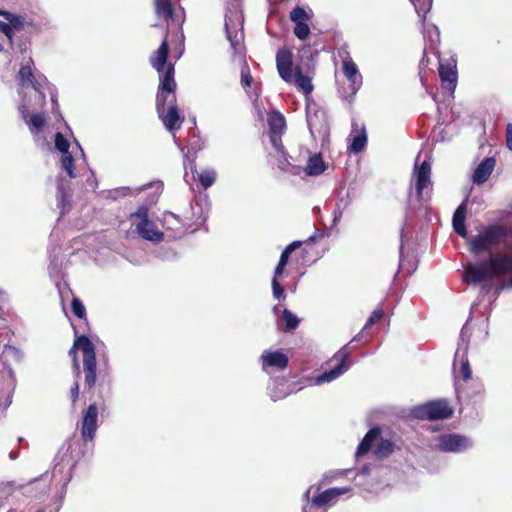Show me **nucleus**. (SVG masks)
Listing matches in <instances>:
<instances>
[{
    "mask_svg": "<svg viewBox=\"0 0 512 512\" xmlns=\"http://www.w3.org/2000/svg\"><path fill=\"white\" fill-rule=\"evenodd\" d=\"M174 65L170 63L163 75L160 76V84L156 95L157 114L162 110L176 104V82L174 80Z\"/></svg>",
    "mask_w": 512,
    "mask_h": 512,
    "instance_id": "11",
    "label": "nucleus"
},
{
    "mask_svg": "<svg viewBox=\"0 0 512 512\" xmlns=\"http://www.w3.org/2000/svg\"><path fill=\"white\" fill-rule=\"evenodd\" d=\"M453 409L446 399L431 400L411 409V416L417 420L438 421L451 418Z\"/></svg>",
    "mask_w": 512,
    "mask_h": 512,
    "instance_id": "10",
    "label": "nucleus"
},
{
    "mask_svg": "<svg viewBox=\"0 0 512 512\" xmlns=\"http://www.w3.org/2000/svg\"><path fill=\"white\" fill-rule=\"evenodd\" d=\"M381 435V428L378 426L372 427L363 437L361 442L359 443L357 450L355 452V457L357 460H359L360 457L367 454L373 443L380 437Z\"/></svg>",
    "mask_w": 512,
    "mask_h": 512,
    "instance_id": "27",
    "label": "nucleus"
},
{
    "mask_svg": "<svg viewBox=\"0 0 512 512\" xmlns=\"http://www.w3.org/2000/svg\"><path fill=\"white\" fill-rule=\"evenodd\" d=\"M439 76L441 81L446 84L449 90H454L457 83V69L456 64L442 62L439 63Z\"/></svg>",
    "mask_w": 512,
    "mask_h": 512,
    "instance_id": "28",
    "label": "nucleus"
},
{
    "mask_svg": "<svg viewBox=\"0 0 512 512\" xmlns=\"http://www.w3.org/2000/svg\"><path fill=\"white\" fill-rule=\"evenodd\" d=\"M282 319L284 321V330L289 332L295 330L300 323V319L289 309L282 310Z\"/></svg>",
    "mask_w": 512,
    "mask_h": 512,
    "instance_id": "38",
    "label": "nucleus"
},
{
    "mask_svg": "<svg viewBox=\"0 0 512 512\" xmlns=\"http://www.w3.org/2000/svg\"><path fill=\"white\" fill-rule=\"evenodd\" d=\"M287 264L288 263L285 262L284 258L283 259L279 258L278 264L276 265V267L274 269V275H273L272 279L279 280V278L283 276L284 270H285V267Z\"/></svg>",
    "mask_w": 512,
    "mask_h": 512,
    "instance_id": "55",
    "label": "nucleus"
},
{
    "mask_svg": "<svg viewBox=\"0 0 512 512\" xmlns=\"http://www.w3.org/2000/svg\"><path fill=\"white\" fill-rule=\"evenodd\" d=\"M271 286H272V295H273L274 299H276L278 302H281L286 299L285 289L282 286V284L279 282V280L272 279Z\"/></svg>",
    "mask_w": 512,
    "mask_h": 512,
    "instance_id": "48",
    "label": "nucleus"
},
{
    "mask_svg": "<svg viewBox=\"0 0 512 512\" xmlns=\"http://www.w3.org/2000/svg\"><path fill=\"white\" fill-rule=\"evenodd\" d=\"M34 61L31 56L22 58L20 69L17 73L16 80L19 85L18 93L21 95L24 88L32 87L38 95L39 101H45L43 89L47 87L50 93L53 113L58 112L59 104L57 101L56 88L48 82L43 74L35 75L33 72Z\"/></svg>",
    "mask_w": 512,
    "mask_h": 512,
    "instance_id": "4",
    "label": "nucleus"
},
{
    "mask_svg": "<svg viewBox=\"0 0 512 512\" xmlns=\"http://www.w3.org/2000/svg\"><path fill=\"white\" fill-rule=\"evenodd\" d=\"M454 231L461 237L465 238L467 236L466 225H455L453 226Z\"/></svg>",
    "mask_w": 512,
    "mask_h": 512,
    "instance_id": "63",
    "label": "nucleus"
},
{
    "mask_svg": "<svg viewBox=\"0 0 512 512\" xmlns=\"http://www.w3.org/2000/svg\"><path fill=\"white\" fill-rule=\"evenodd\" d=\"M512 274V255H490V258L464 266L463 281L468 284H480L490 279ZM512 287V276L507 281Z\"/></svg>",
    "mask_w": 512,
    "mask_h": 512,
    "instance_id": "2",
    "label": "nucleus"
},
{
    "mask_svg": "<svg viewBox=\"0 0 512 512\" xmlns=\"http://www.w3.org/2000/svg\"><path fill=\"white\" fill-rule=\"evenodd\" d=\"M98 408L95 403L90 404L82 415L81 422V437L80 439L85 441H93L97 428H98Z\"/></svg>",
    "mask_w": 512,
    "mask_h": 512,
    "instance_id": "16",
    "label": "nucleus"
},
{
    "mask_svg": "<svg viewBox=\"0 0 512 512\" xmlns=\"http://www.w3.org/2000/svg\"><path fill=\"white\" fill-rule=\"evenodd\" d=\"M3 17L8 21L12 33L14 30L21 31L24 29L25 19L23 16L6 11L3 13Z\"/></svg>",
    "mask_w": 512,
    "mask_h": 512,
    "instance_id": "36",
    "label": "nucleus"
},
{
    "mask_svg": "<svg viewBox=\"0 0 512 512\" xmlns=\"http://www.w3.org/2000/svg\"><path fill=\"white\" fill-rule=\"evenodd\" d=\"M216 180V172L213 169H207L198 174V181L203 188L211 187Z\"/></svg>",
    "mask_w": 512,
    "mask_h": 512,
    "instance_id": "42",
    "label": "nucleus"
},
{
    "mask_svg": "<svg viewBox=\"0 0 512 512\" xmlns=\"http://www.w3.org/2000/svg\"><path fill=\"white\" fill-rule=\"evenodd\" d=\"M343 73L349 82L350 94L342 96L343 100L351 103L356 96L357 92L360 90L363 84V77L359 72V69L355 62L351 59H345L343 61L342 67Z\"/></svg>",
    "mask_w": 512,
    "mask_h": 512,
    "instance_id": "15",
    "label": "nucleus"
},
{
    "mask_svg": "<svg viewBox=\"0 0 512 512\" xmlns=\"http://www.w3.org/2000/svg\"><path fill=\"white\" fill-rule=\"evenodd\" d=\"M395 444L388 439H381L374 450V455L377 459L381 460L394 452Z\"/></svg>",
    "mask_w": 512,
    "mask_h": 512,
    "instance_id": "34",
    "label": "nucleus"
},
{
    "mask_svg": "<svg viewBox=\"0 0 512 512\" xmlns=\"http://www.w3.org/2000/svg\"><path fill=\"white\" fill-rule=\"evenodd\" d=\"M276 65L281 79L291 83L293 81L292 53L287 49H279L276 54Z\"/></svg>",
    "mask_w": 512,
    "mask_h": 512,
    "instance_id": "19",
    "label": "nucleus"
},
{
    "mask_svg": "<svg viewBox=\"0 0 512 512\" xmlns=\"http://www.w3.org/2000/svg\"><path fill=\"white\" fill-rule=\"evenodd\" d=\"M496 161L494 157H486L484 158L478 166L475 168L472 181L476 185H481L485 183L490 175L492 174Z\"/></svg>",
    "mask_w": 512,
    "mask_h": 512,
    "instance_id": "25",
    "label": "nucleus"
},
{
    "mask_svg": "<svg viewBox=\"0 0 512 512\" xmlns=\"http://www.w3.org/2000/svg\"><path fill=\"white\" fill-rule=\"evenodd\" d=\"M410 1H411V3L414 5L415 10H416V12H417V14H418L419 16H421V15H423V16H424V15H425V14H426L430 9H431V6H432V0H428V6H427V8L418 7V6H417V2H418L419 0H410Z\"/></svg>",
    "mask_w": 512,
    "mask_h": 512,
    "instance_id": "58",
    "label": "nucleus"
},
{
    "mask_svg": "<svg viewBox=\"0 0 512 512\" xmlns=\"http://www.w3.org/2000/svg\"><path fill=\"white\" fill-rule=\"evenodd\" d=\"M310 15L307 13V11L301 7L296 6L291 12H290V20L296 24L301 22H308L310 20Z\"/></svg>",
    "mask_w": 512,
    "mask_h": 512,
    "instance_id": "43",
    "label": "nucleus"
},
{
    "mask_svg": "<svg viewBox=\"0 0 512 512\" xmlns=\"http://www.w3.org/2000/svg\"><path fill=\"white\" fill-rule=\"evenodd\" d=\"M16 49L18 52L24 57L31 56L30 55V44L26 42H19L16 44Z\"/></svg>",
    "mask_w": 512,
    "mask_h": 512,
    "instance_id": "56",
    "label": "nucleus"
},
{
    "mask_svg": "<svg viewBox=\"0 0 512 512\" xmlns=\"http://www.w3.org/2000/svg\"><path fill=\"white\" fill-rule=\"evenodd\" d=\"M71 399H72V402H76V400L78 399L79 397V384H78V381H75L73 387L71 388Z\"/></svg>",
    "mask_w": 512,
    "mask_h": 512,
    "instance_id": "62",
    "label": "nucleus"
},
{
    "mask_svg": "<svg viewBox=\"0 0 512 512\" xmlns=\"http://www.w3.org/2000/svg\"><path fill=\"white\" fill-rule=\"evenodd\" d=\"M135 227L138 235L146 241L159 243L164 239V233L156 227L153 221L138 222Z\"/></svg>",
    "mask_w": 512,
    "mask_h": 512,
    "instance_id": "24",
    "label": "nucleus"
},
{
    "mask_svg": "<svg viewBox=\"0 0 512 512\" xmlns=\"http://www.w3.org/2000/svg\"><path fill=\"white\" fill-rule=\"evenodd\" d=\"M55 148L61 153L69 152L70 143L61 132H56L54 137Z\"/></svg>",
    "mask_w": 512,
    "mask_h": 512,
    "instance_id": "46",
    "label": "nucleus"
},
{
    "mask_svg": "<svg viewBox=\"0 0 512 512\" xmlns=\"http://www.w3.org/2000/svg\"><path fill=\"white\" fill-rule=\"evenodd\" d=\"M466 200H464L455 210L452 218V225H464L466 219Z\"/></svg>",
    "mask_w": 512,
    "mask_h": 512,
    "instance_id": "45",
    "label": "nucleus"
},
{
    "mask_svg": "<svg viewBox=\"0 0 512 512\" xmlns=\"http://www.w3.org/2000/svg\"><path fill=\"white\" fill-rule=\"evenodd\" d=\"M349 491V487H332L321 491L320 485H311L302 495V512L326 511Z\"/></svg>",
    "mask_w": 512,
    "mask_h": 512,
    "instance_id": "7",
    "label": "nucleus"
},
{
    "mask_svg": "<svg viewBox=\"0 0 512 512\" xmlns=\"http://www.w3.org/2000/svg\"><path fill=\"white\" fill-rule=\"evenodd\" d=\"M471 329L468 327V324H464L459 335L458 348L454 355L453 367L456 366V361L460 357V353L464 351V353L468 352L470 337H471Z\"/></svg>",
    "mask_w": 512,
    "mask_h": 512,
    "instance_id": "32",
    "label": "nucleus"
},
{
    "mask_svg": "<svg viewBox=\"0 0 512 512\" xmlns=\"http://www.w3.org/2000/svg\"><path fill=\"white\" fill-rule=\"evenodd\" d=\"M404 227L401 230V245L399 248V267L406 270L408 274H412L416 270L415 256L413 253L404 252Z\"/></svg>",
    "mask_w": 512,
    "mask_h": 512,
    "instance_id": "29",
    "label": "nucleus"
},
{
    "mask_svg": "<svg viewBox=\"0 0 512 512\" xmlns=\"http://www.w3.org/2000/svg\"><path fill=\"white\" fill-rule=\"evenodd\" d=\"M162 225L165 229H171L175 231L180 230L182 226L180 218L176 214L169 211H166L163 214Z\"/></svg>",
    "mask_w": 512,
    "mask_h": 512,
    "instance_id": "39",
    "label": "nucleus"
},
{
    "mask_svg": "<svg viewBox=\"0 0 512 512\" xmlns=\"http://www.w3.org/2000/svg\"><path fill=\"white\" fill-rule=\"evenodd\" d=\"M81 350L83 353V370L85 375V385L92 389L96 384V353L95 346L86 335L78 336L70 349L69 354H74V350Z\"/></svg>",
    "mask_w": 512,
    "mask_h": 512,
    "instance_id": "9",
    "label": "nucleus"
},
{
    "mask_svg": "<svg viewBox=\"0 0 512 512\" xmlns=\"http://www.w3.org/2000/svg\"><path fill=\"white\" fill-rule=\"evenodd\" d=\"M132 218H138L139 222L150 221L148 218V208L145 206H140L137 211L131 214Z\"/></svg>",
    "mask_w": 512,
    "mask_h": 512,
    "instance_id": "54",
    "label": "nucleus"
},
{
    "mask_svg": "<svg viewBox=\"0 0 512 512\" xmlns=\"http://www.w3.org/2000/svg\"><path fill=\"white\" fill-rule=\"evenodd\" d=\"M72 478L73 477H72L71 473H68L67 475H61V481H63V483H62L61 489L57 493L60 500L64 499L65 494L67 492V486L70 483V481L72 480Z\"/></svg>",
    "mask_w": 512,
    "mask_h": 512,
    "instance_id": "52",
    "label": "nucleus"
},
{
    "mask_svg": "<svg viewBox=\"0 0 512 512\" xmlns=\"http://www.w3.org/2000/svg\"><path fill=\"white\" fill-rule=\"evenodd\" d=\"M268 126L270 134L282 135L286 129L285 117L278 111H272L268 116Z\"/></svg>",
    "mask_w": 512,
    "mask_h": 512,
    "instance_id": "31",
    "label": "nucleus"
},
{
    "mask_svg": "<svg viewBox=\"0 0 512 512\" xmlns=\"http://www.w3.org/2000/svg\"><path fill=\"white\" fill-rule=\"evenodd\" d=\"M18 110L22 118L29 125L32 133H38L40 130H42L46 123V119L42 113H34L28 120L29 106L25 103V101H22L19 104Z\"/></svg>",
    "mask_w": 512,
    "mask_h": 512,
    "instance_id": "26",
    "label": "nucleus"
},
{
    "mask_svg": "<svg viewBox=\"0 0 512 512\" xmlns=\"http://www.w3.org/2000/svg\"><path fill=\"white\" fill-rule=\"evenodd\" d=\"M383 317V311L381 309L374 310L369 318L367 319L364 329H367L368 327L374 325L378 320H380Z\"/></svg>",
    "mask_w": 512,
    "mask_h": 512,
    "instance_id": "53",
    "label": "nucleus"
},
{
    "mask_svg": "<svg viewBox=\"0 0 512 512\" xmlns=\"http://www.w3.org/2000/svg\"><path fill=\"white\" fill-rule=\"evenodd\" d=\"M86 186L91 188L92 191H95L98 187L96 176L93 171H91L90 176L86 179Z\"/></svg>",
    "mask_w": 512,
    "mask_h": 512,
    "instance_id": "60",
    "label": "nucleus"
},
{
    "mask_svg": "<svg viewBox=\"0 0 512 512\" xmlns=\"http://www.w3.org/2000/svg\"><path fill=\"white\" fill-rule=\"evenodd\" d=\"M474 440L459 433H443L435 438V448L444 453L462 454L473 449Z\"/></svg>",
    "mask_w": 512,
    "mask_h": 512,
    "instance_id": "12",
    "label": "nucleus"
},
{
    "mask_svg": "<svg viewBox=\"0 0 512 512\" xmlns=\"http://www.w3.org/2000/svg\"><path fill=\"white\" fill-rule=\"evenodd\" d=\"M458 364L460 366V372L462 374L463 379L464 380L471 379L472 370H471L470 363H469L468 358H467V353H464V351H462L460 353V357L456 361V365H458ZM456 367L457 366H455L454 369Z\"/></svg>",
    "mask_w": 512,
    "mask_h": 512,
    "instance_id": "41",
    "label": "nucleus"
},
{
    "mask_svg": "<svg viewBox=\"0 0 512 512\" xmlns=\"http://www.w3.org/2000/svg\"><path fill=\"white\" fill-rule=\"evenodd\" d=\"M351 200L349 198H341L336 203L333 210V224L336 225L342 218L343 211L350 205Z\"/></svg>",
    "mask_w": 512,
    "mask_h": 512,
    "instance_id": "44",
    "label": "nucleus"
},
{
    "mask_svg": "<svg viewBox=\"0 0 512 512\" xmlns=\"http://www.w3.org/2000/svg\"><path fill=\"white\" fill-rule=\"evenodd\" d=\"M270 142L272 147L276 152V157L278 161V168L283 172H289L292 175H300L301 174V166L293 164L290 159L291 156H288L285 152L284 146L282 144L281 135L280 134H270Z\"/></svg>",
    "mask_w": 512,
    "mask_h": 512,
    "instance_id": "14",
    "label": "nucleus"
},
{
    "mask_svg": "<svg viewBox=\"0 0 512 512\" xmlns=\"http://www.w3.org/2000/svg\"><path fill=\"white\" fill-rule=\"evenodd\" d=\"M161 112V114H158V117L169 132L174 133L180 129L183 117L180 115L177 105L167 107Z\"/></svg>",
    "mask_w": 512,
    "mask_h": 512,
    "instance_id": "23",
    "label": "nucleus"
},
{
    "mask_svg": "<svg viewBox=\"0 0 512 512\" xmlns=\"http://www.w3.org/2000/svg\"><path fill=\"white\" fill-rule=\"evenodd\" d=\"M71 310L72 313L79 319H85L86 317V309L82 303V301L74 297L71 301Z\"/></svg>",
    "mask_w": 512,
    "mask_h": 512,
    "instance_id": "47",
    "label": "nucleus"
},
{
    "mask_svg": "<svg viewBox=\"0 0 512 512\" xmlns=\"http://www.w3.org/2000/svg\"><path fill=\"white\" fill-rule=\"evenodd\" d=\"M87 443L77 435H72L58 449L53 459V477L67 475L76 468L86 454Z\"/></svg>",
    "mask_w": 512,
    "mask_h": 512,
    "instance_id": "5",
    "label": "nucleus"
},
{
    "mask_svg": "<svg viewBox=\"0 0 512 512\" xmlns=\"http://www.w3.org/2000/svg\"><path fill=\"white\" fill-rule=\"evenodd\" d=\"M167 37L168 32L166 31L164 39L161 42L159 48L150 57V64L159 73V77L163 75L167 67L170 65H167V59L169 55V44Z\"/></svg>",
    "mask_w": 512,
    "mask_h": 512,
    "instance_id": "21",
    "label": "nucleus"
},
{
    "mask_svg": "<svg viewBox=\"0 0 512 512\" xmlns=\"http://www.w3.org/2000/svg\"><path fill=\"white\" fill-rule=\"evenodd\" d=\"M351 357V349L348 345H344L338 350L333 358L338 361L337 365L330 370H326L315 377V383L321 385L330 383L342 376L349 369L348 361Z\"/></svg>",
    "mask_w": 512,
    "mask_h": 512,
    "instance_id": "13",
    "label": "nucleus"
},
{
    "mask_svg": "<svg viewBox=\"0 0 512 512\" xmlns=\"http://www.w3.org/2000/svg\"><path fill=\"white\" fill-rule=\"evenodd\" d=\"M60 165H61L62 170H64L67 173L69 178L76 177L75 167H74V158L70 152L61 154Z\"/></svg>",
    "mask_w": 512,
    "mask_h": 512,
    "instance_id": "40",
    "label": "nucleus"
},
{
    "mask_svg": "<svg viewBox=\"0 0 512 512\" xmlns=\"http://www.w3.org/2000/svg\"><path fill=\"white\" fill-rule=\"evenodd\" d=\"M110 197L116 200L119 197L128 196L132 194V190L129 187H119L109 192Z\"/></svg>",
    "mask_w": 512,
    "mask_h": 512,
    "instance_id": "51",
    "label": "nucleus"
},
{
    "mask_svg": "<svg viewBox=\"0 0 512 512\" xmlns=\"http://www.w3.org/2000/svg\"><path fill=\"white\" fill-rule=\"evenodd\" d=\"M295 85L305 94L309 95L313 90V85L311 83V79L303 75L302 70L300 68H296L295 74L293 75V81Z\"/></svg>",
    "mask_w": 512,
    "mask_h": 512,
    "instance_id": "33",
    "label": "nucleus"
},
{
    "mask_svg": "<svg viewBox=\"0 0 512 512\" xmlns=\"http://www.w3.org/2000/svg\"><path fill=\"white\" fill-rule=\"evenodd\" d=\"M57 208L60 211L61 215H64L71 208V194L70 190V181L62 177L61 175L57 176Z\"/></svg>",
    "mask_w": 512,
    "mask_h": 512,
    "instance_id": "20",
    "label": "nucleus"
},
{
    "mask_svg": "<svg viewBox=\"0 0 512 512\" xmlns=\"http://www.w3.org/2000/svg\"><path fill=\"white\" fill-rule=\"evenodd\" d=\"M49 272H50V275H53L54 273L57 272V257H56V255H53L51 257V263L49 265Z\"/></svg>",
    "mask_w": 512,
    "mask_h": 512,
    "instance_id": "64",
    "label": "nucleus"
},
{
    "mask_svg": "<svg viewBox=\"0 0 512 512\" xmlns=\"http://www.w3.org/2000/svg\"><path fill=\"white\" fill-rule=\"evenodd\" d=\"M506 234V229L503 226L489 225L470 239L469 251L476 257L486 252V259L490 258V255H497L492 248L499 245Z\"/></svg>",
    "mask_w": 512,
    "mask_h": 512,
    "instance_id": "8",
    "label": "nucleus"
},
{
    "mask_svg": "<svg viewBox=\"0 0 512 512\" xmlns=\"http://www.w3.org/2000/svg\"><path fill=\"white\" fill-rule=\"evenodd\" d=\"M419 157L420 155L414 165L415 192L412 191V188L410 189L405 212V225L412 222L414 213L426 206L427 200L423 196V191L431 184V165L427 160L418 164Z\"/></svg>",
    "mask_w": 512,
    "mask_h": 512,
    "instance_id": "6",
    "label": "nucleus"
},
{
    "mask_svg": "<svg viewBox=\"0 0 512 512\" xmlns=\"http://www.w3.org/2000/svg\"><path fill=\"white\" fill-rule=\"evenodd\" d=\"M302 244H303V242L298 241V240L293 241L290 244H288L281 252L280 259H283V257H284L285 262L288 263L292 252L295 251L296 249L300 248L302 246Z\"/></svg>",
    "mask_w": 512,
    "mask_h": 512,
    "instance_id": "50",
    "label": "nucleus"
},
{
    "mask_svg": "<svg viewBox=\"0 0 512 512\" xmlns=\"http://www.w3.org/2000/svg\"><path fill=\"white\" fill-rule=\"evenodd\" d=\"M244 17L238 5L233 4L228 7L225 13L224 30L226 39L230 43L232 60L239 61L241 67V85L243 88L250 87L253 77L250 74L249 66L246 62V48L244 44Z\"/></svg>",
    "mask_w": 512,
    "mask_h": 512,
    "instance_id": "1",
    "label": "nucleus"
},
{
    "mask_svg": "<svg viewBox=\"0 0 512 512\" xmlns=\"http://www.w3.org/2000/svg\"><path fill=\"white\" fill-rule=\"evenodd\" d=\"M262 369L266 370L268 367L284 370L288 366V356L280 351L265 350L261 355Z\"/></svg>",
    "mask_w": 512,
    "mask_h": 512,
    "instance_id": "22",
    "label": "nucleus"
},
{
    "mask_svg": "<svg viewBox=\"0 0 512 512\" xmlns=\"http://www.w3.org/2000/svg\"><path fill=\"white\" fill-rule=\"evenodd\" d=\"M306 122L312 136L315 132L321 133L327 129L326 114L314 102L306 105Z\"/></svg>",
    "mask_w": 512,
    "mask_h": 512,
    "instance_id": "17",
    "label": "nucleus"
},
{
    "mask_svg": "<svg viewBox=\"0 0 512 512\" xmlns=\"http://www.w3.org/2000/svg\"><path fill=\"white\" fill-rule=\"evenodd\" d=\"M0 32L3 33L9 39L11 44L13 43L12 31L10 29V25L8 24V21L4 22V21L0 20Z\"/></svg>",
    "mask_w": 512,
    "mask_h": 512,
    "instance_id": "57",
    "label": "nucleus"
},
{
    "mask_svg": "<svg viewBox=\"0 0 512 512\" xmlns=\"http://www.w3.org/2000/svg\"><path fill=\"white\" fill-rule=\"evenodd\" d=\"M366 144L367 134L365 128L363 127L361 131L353 136L349 149L351 152L358 154L365 148Z\"/></svg>",
    "mask_w": 512,
    "mask_h": 512,
    "instance_id": "35",
    "label": "nucleus"
},
{
    "mask_svg": "<svg viewBox=\"0 0 512 512\" xmlns=\"http://www.w3.org/2000/svg\"><path fill=\"white\" fill-rule=\"evenodd\" d=\"M423 36L432 44L440 42V31L435 24L423 21Z\"/></svg>",
    "mask_w": 512,
    "mask_h": 512,
    "instance_id": "37",
    "label": "nucleus"
},
{
    "mask_svg": "<svg viewBox=\"0 0 512 512\" xmlns=\"http://www.w3.org/2000/svg\"><path fill=\"white\" fill-rule=\"evenodd\" d=\"M25 352L17 346L5 344L1 351L0 384L2 385L0 406L9 408L17 387V376L12 364H22Z\"/></svg>",
    "mask_w": 512,
    "mask_h": 512,
    "instance_id": "3",
    "label": "nucleus"
},
{
    "mask_svg": "<svg viewBox=\"0 0 512 512\" xmlns=\"http://www.w3.org/2000/svg\"><path fill=\"white\" fill-rule=\"evenodd\" d=\"M473 386H474V390L470 394V397H476V396L483 395V393H484V385H483L482 382H475V383H473Z\"/></svg>",
    "mask_w": 512,
    "mask_h": 512,
    "instance_id": "59",
    "label": "nucleus"
},
{
    "mask_svg": "<svg viewBox=\"0 0 512 512\" xmlns=\"http://www.w3.org/2000/svg\"><path fill=\"white\" fill-rule=\"evenodd\" d=\"M506 136L507 147L512 151V123H509L506 127Z\"/></svg>",
    "mask_w": 512,
    "mask_h": 512,
    "instance_id": "61",
    "label": "nucleus"
},
{
    "mask_svg": "<svg viewBox=\"0 0 512 512\" xmlns=\"http://www.w3.org/2000/svg\"><path fill=\"white\" fill-rule=\"evenodd\" d=\"M326 169V165L320 154L311 155L308 158L305 168L301 167V172L304 171L308 176H318Z\"/></svg>",
    "mask_w": 512,
    "mask_h": 512,
    "instance_id": "30",
    "label": "nucleus"
},
{
    "mask_svg": "<svg viewBox=\"0 0 512 512\" xmlns=\"http://www.w3.org/2000/svg\"><path fill=\"white\" fill-rule=\"evenodd\" d=\"M155 13L158 18L165 21L171 20L179 26L184 22V9L179 8V12L173 9L172 0H154Z\"/></svg>",
    "mask_w": 512,
    "mask_h": 512,
    "instance_id": "18",
    "label": "nucleus"
},
{
    "mask_svg": "<svg viewBox=\"0 0 512 512\" xmlns=\"http://www.w3.org/2000/svg\"><path fill=\"white\" fill-rule=\"evenodd\" d=\"M294 34L299 40H306L310 35V27L307 22L296 23Z\"/></svg>",
    "mask_w": 512,
    "mask_h": 512,
    "instance_id": "49",
    "label": "nucleus"
}]
</instances>
